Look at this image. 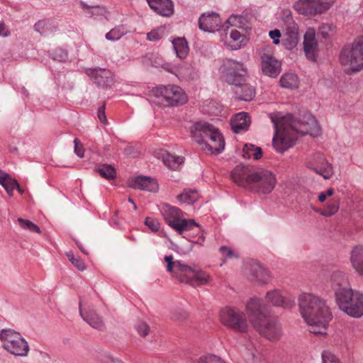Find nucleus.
Here are the masks:
<instances>
[{"mask_svg": "<svg viewBox=\"0 0 363 363\" xmlns=\"http://www.w3.org/2000/svg\"><path fill=\"white\" fill-rule=\"evenodd\" d=\"M198 363H225L220 357L216 355H207L199 358Z\"/></svg>", "mask_w": 363, "mask_h": 363, "instance_id": "obj_46", "label": "nucleus"}, {"mask_svg": "<svg viewBox=\"0 0 363 363\" xmlns=\"http://www.w3.org/2000/svg\"><path fill=\"white\" fill-rule=\"evenodd\" d=\"M10 35L9 30L6 28L4 22L0 21V35L6 37Z\"/></svg>", "mask_w": 363, "mask_h": 363, "instance_id": "obj_58", "label": "nucleus"}, {"mask_svg": "<svg viewBox=\"0 0 363 363\" xmlns=\"http://www.w3.org/2000/svg\"><path fill=\"white\" fill-rule=\"evenodd\" d=\"M131 186L134 189L146 190L155 192L158 189L157 182L150 177H137L131 182Z\"/></svg>", "mask_w": 363, "mask_h": 363, "instance_id": "obj_31", "label": "nucleus"}, {"mask_svg": "<svg viewBox=\"0 0 363 363\" xmlns=\"http://www.w3.org/2000/svg\"><path fill=\"white\" fill-rule=\"evenodd\" d=\"M102 363H123L121 361L113 358L110 354H105L101 359Z\"/></svg>", "mask_w": 363, "mask_h": 363, "instance_id": "obj_57", "label": "nucleus"}, {"mask_svg": "<svg viewBox=\"0 0 363 363\" xmlns=\"http://www.w3.org/2000/svg\"><path fill=\"white\" fill-rule=\"evenodd\" d=\"M82 9L86 11V13L91 16H105L107 13L106 8L102 6H89L84 3H82Z\"/></svg>", "mask_w": 363, "mask_h": 363, "instance_id": "obj_40", "label": "nucleus"}, {"mask_svg": "<svg viewBox=\"0 0 363 363\" xmlns=\"http://www.w3.org/2000/svg\"><path fill=\"white\" fill-rule=\"evenodd\" d=\"M220 72L225 81L229 84L240 85L245 82L247 68L241 62L226 58L220 67Z\"/></svg>", "mask_w": 363, "mask_h": 363, "instance_id": "obj_12", "label": "nucleus"}, {"mask_svg": "<svg viewBox=\"0 0 363 363\" xmlns=\"http://www.w3.org/2000/svg\"><path fill=\"white\" fill-rule=\"evenodd\" d=\"M220 24L221 19L219 15L213 12L202 14L199 20V28L206 32L219 30Z\"/></svg>", "mask_w": 363, "mask_h": 363, "instance_id": "obj_24", "label": "nucleus"}, {"mask_svg": "<svg viewBox=\"0 0 363 363\" xmlns=\"http://www.w3.org/2000/svg\"><path fill=\"white\" fill-rule=\"evenodd\" d=\"M145 224L152 230L157 231L160 228V223L157 220L147 217L145 221Z\"/></svg>", "mask_w": 363, "mask_h": 363, "instance_id": "obj_51", "label": "nucleus"}, {"mask_svg": "<svg viewBox=\"0 0 363 363\" xmlns=\"http://www.w3.org/2000/svg\"><path fill=\"white\" fill-rule=\"evenodd\" d=\"M126 32L127 30L123 26H116L106 34V38L108 40H117L124 35Z\"/></svg>", "mask_w": 363, "mask_h": 363, "instance_id": "obj_39", "label": "nucleus"}, {"mask_svg": "<svg viewBox=\"0 0 363 363\" xmlns=\"http://www.w3.org/2000/svg\"><path fill=\"white\" fill-rule=\"evenodd\" d=\"M269 37L273 40V43L276 45L279 43V38L281 37V32L278 29H274L273 30L269 31Z\"/></svg>", "mask_w": 363, "mask_h": 363, "instance_id": "obj_56", "label": "nucleus"}, {"mask_svg": "<svg viewBox=\"0 0 363 363\" xmlns=\"http://www.w3.org/2000/svg\"><path fill=\"white\" fill-rule=\"evenodd\" d=\"M350 261L353 269L363 277V246L358 245L351 252Z\"/></svg>", "mask_w": 363, "mask_h": 363, "instance_id": "obj_30", "label": "nucleus"}, {"mask_svg": "<svg viewBox=\"0 0 363 363\" xmlns=\"http://www.w3.org/2000/svg\"><path fill=\"white\" fill-rule=\"evenodd\" d=\"M153 92L155 97L158 99V103L164 106H179L186 103L187 100L184 91L176 85L160 86L157 87Z\"/></svg>", "mask_w": 363, "mask_h": 363, "instance_id": "obj_11", "label": "nucleus"}, {"mask_svg": "<svg viewBox=\"0 0 363 363\" xmlns=\"http://www.w3.org/2000/svg\"><path fill=\"white\" fill-rule=\"evenodd\" d=\"M334 26L331 24H323L319 28L320 34L326 38L329 35L328 32L333 30Z\"/></svg>", "mask_w": 363, "mask_h": 363, "instance_id": "obj_55", "label": "nucleus"}, {"mask_svg": "<svg viewBox=\"0 0 363 363\" xmlns=\"http://www.w3.org/2000/svg\"><path fill=\"white\" fill-rule=\"evenodd\" d=\"M74 152L75 154L79 157H84V148L82 143L77 139H74Z\"/></svg>", "mask_w": 363, "mask_h": 363, "instance_id": "obj_53", "label": "nucleus"}, {"mask_svg": "<svg viewBox=\"0 0 363 363\" xmlns=\"http://www.w3.org/2000/svg\"><path fill=\"white\" fill-rule=\"evenodd\" d=\"M246 18L242 16L232 15L219 30L221 41L231 50H238L245 45Z\"/></svg>", "mask_w": 363, "mask_h": 363, "instance_id": "obj_4", "label": "nucleus"}, {"mask_svg": "<svg viewBox=\"0 0 363 363\" xmlns=\"http://www.w3.org/2000/svg\"><path fill=\"white\" fill-rule=\"evenodd\" d=\"M191 132L196 142L207 153L219 154L225 147L223 137L217 128L207 123H196Z\"/></svg>", "mask_w": 363, "mask_h": 363, "instance_id": "obj_5", "label": "nucleus"}, {"mask_svg": "<svg viewBox=\"0 0 363 363\" xmlns=\"http://www.w3.org/2000/svg\"><path fill=\"white\" fill-rule=\"evenodd\" d=\"M68 58L67 52L63 49H57L54 51L53 59L59 62H65Z\"/></svg>", "mask_w": 363, "mask_h": 363, "instance_id": "obj_50", "label": "nucleus"}, {"mask_svg": "<svg viewBox=\"0 0 363 363\" xmlns=\"http://www.w3.org/2000/svg\"><path fill=\"white\" fill-rule=\"evenodd\" d=\"M323 363H339L338 358L330 351H324L322 354Z\"/></svg>", "mask_w": 363, "mask_h": 363, "instance_id": "obj_48", "label": "nucleus"}, {"mask_svg": "<svg viewBox=\"0 0 363 363\" xmlns=\"http://www.w3.org/2000/svg\"><path fill=\"white\" fill-rule=\"evenodd\" d=\"M330 285L334 291L335 298L339 293L343 294L345 291L352 289L346 274L341 271H335L332 273L330 276Z\"/></svg>", "mask_w": 363, "mask_h": 363, "instance_id": "obj_22", "label": "nucleus"}, {"mask_svg": "<svg viewBox=\"0 0 363 363\" xmlns=\"http://www.w3.org/2000/svg\"><path fill=\"white\" fill-rule=\"evenodd\" d=\"M189 317V313L184 310L175 311L172 315V319L178 322H184Z\"/></svg>", "mask_w": 363, "mask_h": 363, "instance_id": "obj_49", "label": "nucleus"}, {"mask_svg": "<svg viewBox=\"0 0 363 363\" xmlns=\"http://www.w3.org/2000/svg\"><path fill=\"white\" fill-rule=\"evenodd\" d=\"M222 323L232 329L245 333L248 329V323L245 314L236 308L226 307L220 311Z\"/></svg>", "mask_w": 363, "mask_h": 363, "instance_id": "obj_13", "label": "nucleus"}, {"mask_svg": "<svg viewBox=\"0 0 363 363\" xmlns=\"http://www.w3.org/2000/svg\"><path fill=\"white\" fill-rule=\"evenodd\" d=\"M327 196L325 192H321L318 196V200L320 202L323 203L326 200Z\"/></svg>", "mask_w": 363, "mask_h": 363, "instance_id": "obj_60", "label": "nucleus"}, {"mask_svg": "<svg viewBox=\"0 0 363 363\" xmlns=\"http://www.w3.org/2000/svg\"><path fill=\"white\" fill-rule=\"evenodd\" d=\"M79 313L83 320L92 328L101 330L105 328L102 318L99 316L93 309H82L81 302H79Z\"/></svg>", "mask_w": 363, "mask_h": 363, "instance_id": "obj_28", "label": "nucleus"}, {"mask_svg": "<svg viewBox=\"0 0 363 363\" xmlns=\"http://www.w3.org/2000/svg\"><path fill=\"white\" fill-rule=\"evenodd\" d=\"M287 21L286 25V33L284 35V40L287 43L289 48L295 47L298 41V25L293 21L291 17L289 11H287Z\"/></svg>", "mask_w": 363, "mask_h": 363, "instance_id": "obj_25", "label": "nucleus"}, {"mask_svg": "<svg viewBox=\"0 0 363 363\" xmlns=\"http://www.w3.org/2000/svg\"><path fill=\"white\" fill-rule=\"evenodd\" d=\"M45 23L44 21H38L35 24V29L38 32H41V29L44 28Z\"/></svg>", "mask_w": 363, "mask_h": 363, "instance_id": "obj_59", "label": "nucleus"}, {"mask_svg": "<svg viewBox=\"0 0 363 363\" xmlns=\"http://www.w3.org/2000/svg\"><path fill=\"white\" fill-rule=\"evenodd\" d=\"M99 174L106 179H112L116 175V169L111 165L102 164L97 168Z\"/></svg>", "mask_w": 363, "mask_h": 363, "instance_id": "obj_38", "label": "nucleus"}, {"mask_svg": "<svg viewBox=\"0 0 363 363\" xmlns=\"http://www.w3.org/2000/svg\"><path fill=\"white\" fill-rule=\"evenodd\" d=\"M87 75L100 86H109L113 83V77L112 73L105 69H87Z\"/></svg>", "mask_w": 363, "mask_h": 363, "instance_id": "obj_23", "label": "nucleus"}, {"mask_svg": "<svg viewBox=\"0 0 363 363\" xmlns=\"http://www.w3.org/2000/svg\"><path fill=\"white\" fill-rule=\"evenodd\" d=\"M327 197L331 196L334 194V189H328L326 192H325Z\"/></svg>", "mask_w": 363, "mask_h": 363, "instance_id": "obj_62", "label": "nucleus"}, {"mask_svg": "<svg viewBox=\"0 0 363 363\" xmlns=\"http://www.w3.org/2000/svg\"><path fill=\"white\" fill-rule=\"evenodd\" d=\"M308 167L325 179H330L334 174L332 164L320 153L314 155L308 162Z\"/></svg>", "mask_w": 363, "mask_h": 363, "instance_id": "obj_18", "label": "nucleus"}, {"mask_svg": "<svg viewBox=\"0 0 363 363\" xmlns=\"http://www.w3.org/2000/svg\"><path fill=\"white\" fill-rule=\"evenodd\" d=\"M77 246L79 247V248L80 249V250L84 253V254H87V252L85 251V250L82 247V246L78 243H77Z\"/></svg>", "mask_w": 363, "mask_h": 363, "instance_id": "obj_64", "label": "nucleus"}, {"mask_svg": "<svg viewBox=\"0 0 363 363\" xmlns=\"http://www.w3.org/2000/svg\"><path fill=\"white\" fill-rule=\"evenodd\" d=\"M270 118L275 129L272 144L279 152H283L292 147L298 133L308 134L313 137L321 133L317 120L309 113L305 114L301 120H296L290 114L279 118L271 114Z\"/></svg>", "mask_w": 363, "mask_h": 363, "instance_id": "obj_1", "label": "nucleus"}, {"mask_svg": "<svg viewBox=\"0 0 363 363\" xmlns=\"http://www.w3.org/2000/svg\"><path fill=\"white\" fill-rule=\"evenodd\" d=\"M173 259L172 255L164 257L167 270L180 281L191 285H202L209 281L210 277L205 272L193 268L181 261Z\"/></svg>", "mask_w": 363, "mask_h": 363, "instance_id": "obj_6", "label": "nucleus"}, {"mask_svg": "<svg viewBox=\"0 0 363 363\" xmlns=\"http://www.w3.org/2000/svg\"><path fill=\"white\" fill-rule=\"evenodd\" d=\"M231 178L245 189L261 194L271 193L277 183L276 175L272 171L264 168L249 169L242 165L233 170Z\"/></svg>", "mask_w": 363, "mask_h": 363, "instance_id": "obj_3", "label": "nucleus"}, {"mask_svg": "<svg viewBox=\"0 0 363 363\" xmlns=\"http://www.w3.org/2000/svg\"><path fill=\"white\" fill-rule=\"evenodd\" d=\"M242 156L245 158L253 157L255 160H259L262 157V151L259 147H255L252 144H245L242 149Z\"/></svg>", "mask_w": 363, "mask_h": 363, "instance_id": "obj_35", "label": "nucleus"}, {"mask_svg": "<svg viewBox=\"0 0 363 363\" xmlns=\"http://www.w3.org/2000/svg\"><path fill=\"white\" fill-rule=\"evenodd\" d=\"M106 105L104 104L98 110L97 116L99 120L104 124H107L108 121L105 113Z\"/></svg>", "mask_w": 363, "mask_h": 363, "instance_id": "obj_54", "label": "nucleus"}, {"mask_svg": "<svg viewBox=\"0 0 363 363\" xmlns=\"http://www.w3.org/2000/svg\"><path fill=\"white\" fill-rule=\"evenodd\" d=\"M161 212L166 223L178 234L183 235L184 233L191 230L201 233V229L199 225L192 219L184 218L182 211L177 207L164 204L161 208Z\"/></svg>", "mask_w": 363, "mask_h": 363, "instance_id": "obj_8", "label": "nucleus"}, {"mask_svg": "<svg viewBox=\"0 0 363 363\" xmlns=\"http://www.w3.org/2000/svg\"><path fill=\"white\" fill-rule=\"evenodd\" d=\"M308 167L325 179H330L334 174L332 164L320 153L314 155L308 162Z\"/></svg>", "mask_w": 363, "mask_h": 363, "instance_id": "obj_19", "label": "nucleus"}, {"mask_svg": "<svg viewBox=\"0 0 363 363\" xmlns=\"http://www.w3.org/2000/svg\"><path fill=\"white\" fill-rule=\"evenodd\" d=\"M165 34V28L164 27H160L148 33L147 34V38L150 41H157L164 36Z\"/></svg>", "mask_w": 363, "mask_h": 363, "instance_id": "obj_43", "label": "nucleus"}, {"mask_svg": "<svg viewBox=\"0 0 363 363\" xmlns=\"http://www.w3.org/2000/svg\"><path fill=\"white\" fill-rule=\"evenodd\" d=\"M339 308L350 317L359 318L363 316V293L350 289L339 293L335 298Z\"/></svg>", "mask_w": 363, "mask_h": 363, "instance_id": "obj_9", "label": "nucleus"}, {"mask_svg": "<svg viewBox=\"0 0 363 363\" xmlns=\"http://www.w3.org/2000/svg\"><path fill=\"white\" fill-rule=\"evenodd\" d=\"M339 60L347 74L363 69V37H357L352 43L345 45L340 52Z\"/></svg>", "mask_w": 363, "mask_h": 363, "instance_id": "obj_7", "label": "nucleus"}, {"mask_svg": "<svg viewBox=\"0 0 363 363\" xmlns=\"http://www.w3.org/2000/svg\"><path fill=\"white\" fill-rule=\"evenodd\" d=\"M66 256L69 261L78 269L80 271H84L86 269V265L84 262L82 260V259L79 256H75L72 252L69 251L66 253Z\"/></svg>", "mask_w": 363, "mask_h": 363, "instance_id": "obj_42", "label": "nucleus"}, {"mask_svg": "<svg viewBox=\"0 0 363 363\" xmlns=\"http://www.w3.org/2000/svg\"><path fill=\"white\" fill-rule=\"evenodd\" d=\"M300 313L309 325L310 332L325 334L333 315L327 301L312 293H301L298 297Z\"/></svg>", "mask_w": 363, "mask_h": 363, "instance_id": "obj_2", "label": "nucleus"}, {"mask_svg": "<svg viewBox=\"0 0 363 363\" xmlns=\"http://www.w3.org/2000/svg\"><path fill=\"white\" fill-rule=\"evenodd\" d=\"M251 355H252V358H253V359H254V358H257V357H258V356H259V352H258V350H256V349H255V350H252V352H251Z\"/></svg>", "mask_w": 363, "mask_h": 363, "instance_id": "obj_63", "label": "nucleus"}, {"mask_svg": "<svg viewBox=\"0 0 363 363\" xmlns=\"http://www.w3.org/2000/svg\"><path fill=\"white\" fill-rule=\"evenodd\" d=\"M303 50L306 57L311 61L315 62L318 57V43L315 39V32L313 28H308L303 39Z\"/></svg>", "mask_w": 363, "mask_h": 363, "instance_id": "obj_21", "label": "nucleus"}, {"mask_svg": "<svg viewBox=\"0 0 363 363\" xmlns=\"http://www.w3.org/2000/svg\"><path fill=\"white\" fill-rule=\"evenodd\" d=\"M172 44L177 57L184 58L189 52L187 42L184 38H178L172 41Z\"/></svg>", "mask_w": 363, "mask_h": 363, "instance_id": "obj_34", "label": "nucleus"}, {"mask_svg": "<svg viewBox=\"0 0 363 363\" xmlns=\"http://www.w3.org/2000/svg\"><path fill=\"white\" fill-rule=\"evenodd\" d=\"M249 278L259 284H267L270 280L269 271L257 262H252L249 264Z\"/></svg>", "mask_w": 363, "mask_h": 363, "instance_id": "obj_26", "label": "nucleus"}, {"mask_svg": "<svg viewBox=\"0 0 363 363\" xmlns=\"http://www.w3.org/2000/svg\"><path fill=\"white\" fill-rule=\"evenodd\" d=\"M250 124V116L245 112L238 113L231 119L232 129L236 133L247 130Z\"/></svg>", "mask_w": 363, "mask_h": 363, "instance_id": "obj_29", "label": "nucleus"}, {"mask_svg": "<svg viewBox=\"0 0 363 363\" xmlns=\"http://www.w3.org/2000/svg\"><path fill=\"white\" fill-rule=\"evenodd\" d=\"M245 311L252 326L257 325L259 323L264 320L269 313L267 306L263 300L257 297L250 298L245 306Z\"/></svg>", "mask_w": 363, "mask_h": 363, "instance_id": "obj_15", "label": "nucleus"}, {"mask_svg": "<svg viewBox=\"0 0 363 363\" xmlns=\"http://www.w3.org/2000/svg\"><path fill=\"white\" fill-rule=\"evenodd\" d=\"M150 7L157 14L169 17L174 13V3L172 0H147Z\"/></svg>", "mask_w": 363, "mask_h": 363, "instance_id": "obj_27", "label": "nucleus"}, {"mask_svg": "<svg viewBox=\"0 0 363 363\" xmlns=\"http://www.w3.org/2000/svg\"><path fill=\"white\" fill-rule=\"evenodd\" d=\"M18 222L19 225L24 229H28V230H30L31 232H35V233L40 232L39 227L28 220L18 218Z\"/></svg>", "mask_w": 363, "mask_h": 363, "instance_id": "obj_44", "label": "nucleus"}, {"mask_svg": "<svg viewBox=\"0 0 363 363\" xmlns=\"http://www.w3.org/2000/svg\"><path fill=\"white\" fill-rule=\"evenodd\" d=\"M0 340L4 348L12 354L24 357L28 354L29 347L21 335L11 329L3 330L0 333Z\"/></svg>", "mask_w": 363, "mask_h": 363, "instance_id": "obj_10", "label": "nucleus"}, {"mask_svg": "<svg viewBox=\"0 0 363 363\" xmlns=\"http://www.w3.org/2000/svg\"><path fill=\"white\" fill-rule=\"evenodd\" d=\"M203 242H204V236L203 234H201L198 238V239L195 241L196 243L199 244V245H202Z\"/></svg>", "mask_w": 363, "mask_h": 363, "instance_id": "obj_61", "label": "nucleus"}, {"mask_svg": "<svg viewBox=\"0 0 363 363\" xmlns=\"http://www.w3.org/2000/svg\"><path fill=\"white\" fill-rule=\"evenodd\" d=\"M219 251L224 259L238 258V255L231 249L226 246L220 247Z\"/></svg>", "mask_w": 363, "mask_h": 363, "instance_id": "obj_47", "label": "nucleus"}, {"mask_svg": "<svg viewBox=\"0 0 363 363\" xmlns=\"http://www.w3.org/2000/svg\"><path fill=\"white\" fill-rule=\"evenodd\" d=\"M339 208V205L337 202L329 203L327 207L320 211V214L324 216H331L334 215Z\"/></svg>", "mask_w": 363, "mask_h": 363, "instance_id": "obj_45", "label": "nucleus"}, {"mask_svg": "<svg viewBox=\"0 0 363 363\" xmlns=\"http://www.w3.org/2000/svg\"><path fill=\"white\" fill-rule=\"evenodd\" d=\"M253 327L262 336L270 341H277L281 335L280 325L268 317Z\"/></svg>", "mask_w": 363, "mask_h": 363, "instance_id": "obj_17", "label": "nucleus"}, {"mask_svg": "<svg viewBox=\"0 0 363 363\" xmlns=\"http://www.w3.org/2000/svg\"><path fill=\"white\" fill-rule=\"evenodd\" d=\"M261 69L265 75L277 77L281 71V63L272 54L264 52L261 55Z\"/></svg>", "mask_w": 363, "mask_h": 363, "instance_id": "obj_20", "label": "nucleus"}, {"mask_svg": "<svg viewBox=\"0 0 363 363\" xmlns=\"http://www.w3.org/2000/svg\"><path fill=\"white\" fill-rule=\"evenodd\" d=\"M0 184L4 187L10 196L13 195V190L18 186L17 182L9 177L0 178Z\"/></svg>", "mask_w": 363, "mask_h": 363, "instance_id": "obj_41", "label": "nucleus"}, {"mask_svg": "<svg viewBox=\"0 0 363 363\" xmlns=\"http://www.w3.org/2000/svg\"><path fill=\"white\" fill-rule=\"evenodd\" d=\"M265 300L268 303L284 309H290L295 305V297L292 294L279 289L269 291Z\"/></svg>", "mask_w": 363, "mask_h": 363, "instance_id": "obj_16", "label": "nucleus"}, {"mask_svg": "<svg viewBox=\"0 0 363 363\" xmlns=\"http://www.w3.org/2000/svg\"><path fill=\"white\" fill-rule=\"evenodd\" d=\"M280 84L282 87L295 89L298 86V79L294 73H286L281 77Z\"/></svg>", "mask_w": 363, "mask_h": 363, "instance_id": "obj_36", "label": "nucleus"}, {"mask_svg": "<svg viewBox=\"0 0 363 363\" xmlns=\"http://www.w3.org/2000/svg\"><path fill=\"white\" fill-rule=\"evenodd\" d=\"M234 91L239 99L246 101L252 100L255 96L254 88L245 82L240 85H235Z\"/></svg>", "mask_w": 363, "mask_h": 363, "instance_id": "obj_33", "label": "nucleus"}, {"mask_svg": "<svg viewBox=\"0 0 363 363\" xmlns=\"http://www.w3.org/2000/svg\"><path fill=\"white\" fill-rule=\"evenodd\" d=\"M160 157L162 159L163 163L169 169L177 170L180 166L184 163V157L172 155L167 151H161Z\"/></svg>", "mask_w": 363, "mask_h": 363, "instance_id": "obj_32", "label": "nucleus"}, {"mask_svg": "<svg viewBox=\"0 0 363 363\" xmlns=\"http://www.w3.org/2000/svg\"><path fill=\"white\" fill-rule=\"evenodd\" d=\"M334 0H298L294 5V9L304 16H315L328 11Z\"/></svg>", "mask_w": 363, "mask_h": 363, "instance_id": "obj_14", "label": "nucleus"}, {"mask_svg": "<svg viewBox=\"0 0 363 363\" xmlns=\"http://www.w3.org/2000/svg\"><path fill=\"white\" fill-rule=\"evenodd\" d=\"M199 197V193L194 190H185L182 194H179L177 198L181 202L193 203L198 200Z\"/></svg>", "mask_w": 363, "mask_h": 363, "instance_id": "obj_37", "label": "nucleus"}, {"mask_svg": "<svg viewBox=\"0 0 363 363\" xmlns=\"http://www.w3.org/2000/svg\"><path fill=\"white\" fill-rule=\"evenodd\" d=\"M136 330L141 336H146L150 330L149 326L144 322L138 323L135 326Z\"/></svg>", "mask_w": 363, "mask_h": 363, "instance_id": "obj_52", "label": "nucleus"}]
</instances>
